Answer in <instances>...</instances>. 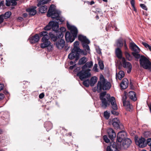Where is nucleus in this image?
Segmentation results:
<instances>
[{"mask_svg":"<svg viewBox=\"0 0 151 151\" xmlns=\"http://www.w3.org/2000/svg\"><path fill=\"white\" fill-rule=\"evenodd\" d=\"M93 65V63L92 61L88 62L82 67V70L77 74L81 81L91 76V74L90 72L91 70L89 68H91Z\"/></svg>","mask_w":151,"mask_h":151,"instance_id":"obj_2","label":"nucleus"},{"mask_svg":"<svg viewBox=\"0 0 151 151\" xmlns=\"http://www.w3.org/2000/svg\"><path fill=\"white\" fill-rule=\"evenodd\" d=\"M79 51L76 50L75 49H73L72 50L71 52L68 55V58L71 60L73 59L74 58H76L77 60L78 58V52Z\"/></svg>","mask_w":151,"mask_h":151,"instance_id":"obj_14","label":"nucleus"},{"mask_svg":"<svg viewBox=\"0 0 151 151\" xmlns=\"http://www.w3.org/2000/svg\"><path fill=\"white\" fill-rule=\"evenodd\" d=\"M135 141L136 144L140 147H144L146 145L145 139L143 138L142 137L138 139H136Z\"/></svg>","mask_w":151,"mask_h":151,"instance_id":"obj_13","label":"nucleus"},{"mask_svg":"<svg viewBox=\"0 0 151 151\" xmlns=\"http://www.w3.org/2000/svg\"><path fill=\"white\" fill-rule=\"evenodd\" d=\"M60 30L62 32L59 34L60 37H59L60 38H62L63 37V35L62 32H64L65 31L66 29L64 27H61L60 28Z\"/></svg>","mask_w":151,"mask_h":151,"instance_id":"obj_36","label":"nucleus"},{"mask_svg":"<svg viewBox=\"0 0 151 151\" xmlns=\"http://www.w3.org/2000/svg\"><path fill=\"white\" fill-rule=\"evenodd\" d=\"M104 116L106 119H108L109 117V114L107 111H105L104 113Z\"/></svg>","mask_w":151,"mask_h":151,"instance_id":"obj_39","label":"nucleus"},{"mask_svg":"<svg viewBox=\"0 0 151 151\" xmlns=\"http://www.w3.org/2000/svg\"><path fill=\"white\" fill-rule=\"evenodd\" d=\"M39 1V3L37 4L38 6H40L43 5L47 4L48 2L51 0H38Z\"/></svg>","mask_w":151,"mask_h":151,"instance_id":"obj_28","label":"nucleus"},{"mask_svg":"<svg viewBox=\"0 0 151 151\" xmlns=\"http://www.w3.org/2000/svg\"><path fill=\"white\" fill-rule=\"evenodd\" d=\"M67 25L72 35H71L69 32H67L65 35V39L67 42H72L74 40L75 38L77 37L78 30L76 27L70 25L68 23H67Z\"/></svg>","mask_w":151,"mask_h":151,"instance_id":"obj_3","label":"nucleus"},{"mask_svg":"<svg viewBox=\"0 0 151 151\" xmlns=\"http://www.w3.org/2000/svg\"><path fill=\"white\" fill-rule=\"evenodd\" d=\"M142 43L147 48H148V47L149 45L147 43L144 42H142Z\"/></svg>","mask_w":151,"mask_h":151,"instance_id":"obj_50","label":"nucleus"},{"mask_svg":"<svg viewBox=\"0 0 151 151\" xmlns=\"http://www.w3.org/2000/svg\"><path fill=\"white\" fill-rule=\"evenodd\" d=\"M116 45L118 46L121 47L123 46V44L121 41L118 40L116 42Z\"/></svg>","mask_w":151,"mask_h":151,"instance_id":"obj_41","label":"nucleus"},{"mask_svg":"<svg viewBox=\"0 0 151 151\" xmlns=\"http://www.w3.org/2000/svg\"><path fill=\"white\" fill-rule=\"evenodd\" d=\"M87 60L86 58L84 57L81 58L79 60L78 62V64L79 65H83L85 63Z\"/></svg>","mask_w":151,"mask_h":151,"instance_id":"obj_30","label":"nucleus"},{"mask_svg":"<svg viewBox=\"0 0 151 151\" xmlns=\"http://www.w3.org/2000/svg\"><path fill=\"white\" fill-rule=\"evenodd\" d=\"M18 19L22 20V18L21 17H19L18 18Z\"/></svg>","mask_w":151,"mask_h":151,"instance_id":"obj_64","label":"nucleus"},{"mask_svg":"<svg viewBox=\"0 0 151 151\" xmlns=\"http://www.w3.org/2000/svg\"><path fill=\"white\" fill-rule=\"evenodd\" d=\"M4 87V86L3 84H0V91L3 89Z\"/></svg>","mask_w":151,"mask_h":151,"instance_id":"obj_54","label":"nucleus"},{"mask_svg":"<svg viewBox=\"0 0 151 151\" xmlns=\"http://www.w3.org/2000/svg\"><path fill=\"white\" fill-rule=\"evenodd\" d=\"M97 80V78L96 76H93L92 77L91 79L90 82V85L91 86H92L96 83Z\"/></svg>","mask_w":151,"mask_h":151,"instance_id":"obj_29","label":"nucleus"},{"mask_svg":"<svg viewBox=\"0 0 151 151\" xmlns=\"http://www.w3.org/2000/svg\"><path fill=\"white\" fill-rule=\"evenodd\" d=\"M107 151H119L117 149L116 143L113 142H111L110 145L107 147Z\"/></svg>","mask_w":151,"mask_h":151,"instance_id":"obj_15","label":"nucleus"},{"mask_svg":"<svg viewBox=\"0 0 151 151\" xmlns=\"http://www.w3.org/2000/svg\"><path fill=\"white\" fill-rule=\"evenodd\" d=\"M123 105L125 106L127 111H130L132 110V106L131 105L129 102L128 101L124 102Z\"/></svg>","mask_w":151,"mask_h":151,"instance_id":"obj_24","label":"nucleus"},{"mask_svg":"<svg viewBox=\"0 0 151 151\" xmlns=\"http://www.w3.org/2000/svg\"><path fill=\"white\" fill-rule=\"evenodd\" d=\"M40 37L38 34H36L35 35L30 37L29 38L30 42L31 44L36 43L38 41Z\"/></svg>","mask_w":151,"mask_h":151,"instance_id":"obj_17","label":"nucleus"},{"mask_svg":"<svg viewBox=\"0 0 151 151\" xmlns=\"http://www.w3.org/2000/svg\"><path fill=\"white\" fill-rule=\"evenodd\" d=\"M103 138L105 142L108 143L110 142V140L108 139L106 136H104L103 137Z\"/></svg>","mask_w":151,"mask_h":151,"instance_id":"obj_42","label":"nucleus"},{"mask_svg":"<svg viewBox=\"0 0 151 151\" xmlns=\"http://www.w3.org/2000/svg\"><path fill=\"white\" fill-rule=\"evenodd\" d=\"M111 86L110 83L105 79L102 75H101L100 77V80L98 83L96 90L99 92L101 90H108L110 88Z\"/></svg>","mask_w":151,"mask_h":151,"instance_id":"obj_4","label":"nucleus"},{"mask_svg":"<svg viewBox=\"0 0 151 151\" xmlns=\"http://www.w3.org/2000/svg\"><path fill=\"white\" fill-rule=\"evenodd\" d=\"M99 65L101 69H103L104 68V65L102 61H100L99 62Z\"/></svg>","mask_w":151,"mask_h":151,"instance_id":"obj_40","label":"nucleus"},{"mask_svg":"<svg viewBox=\"0 0 151 151\" xmlns=\"http://www.w3.org/2000/svg\"><path fill=\"white\" fill-rule=\"evenodd\" d=\"M44 96V94L43 93H42L40 94L39 96V97L41 99L43 98Z\"/></svg>","mask_w":151,"mask_h":151,"instance_id":"obj_52","label":"nucleus"},{"mask_svg":"<svg viewBox=\"0 0 151 151\" xmlns=\"http://www.w3.org/2000/svg\"><path fill=\"white\" fill-rule=\"evenodd\" d=\"M140 6L142 8L144 9L145 10H147V8L145 4H140Z\"/></svg>","mask_w":151,"mask_h":151,"instance_id":"obj_49","label":"nucleus"},{"mask_svg":"<svg viewBox=\"0 0 151 151\" xmlns=\"http://www.w3.org/2000/svg\"><path fill=\"white\" fill-rule=\"evenodd\" d=\"M94 3V2L93 1H92L90 2V4L91 5H92Z\"/></svg>","mask_w":151,"mask_h":151,"instance_id":"obj_62","label":"nucleus"},{"mask_svg":"<svg viewBox=\"0 0 151 151\" xmlns=\"http://www.w3.org/2000/svg\"><path fill=\"white\" fill-rule=\"evenodd\" d=\"M60 12L55 9V6L52 5L50 6L47 12V16L51 17L52 18L55 19H56L59 20L61 22H63L64 19H60Z\"/></svg>","mask_w":151,"mask_h":151,"instance_id":"obj_5","label":"nucleus"},{"mask_svg":"<svg viewBox=\"0 0 151 151\" xmlns=\"http://www.w3.org/2000/svg\"><path fill=\"white\" fill-rule=\"evenodd\" d=\"M49 34L51 38L53 41H55L57 40V37L55 36V35L52 34L51 32L49 33Z\"/></svg>","mask_w":151,"mask_h":151,"instance_id":"obj_35","label":"nucleus"},{"mask_svg":"<svg viewBox=\"0 0 151 151\" xmlns=\"http://www.w3.org/2000/svg\"><path fill=\"white\" fill-rule=\"evenodd\" d=\"M129 48L132 50L134 51V52H140V49L133 42L130 43Z\"/></svg>","mask_w":151,"mask_h":151,"instance_id":"obj_16","label":"nucleus"},{"mask_svg":"<svg viewBox=\"0 0 151 151\" xmlns=\"http://www.w3.org/2000/svg\"><path fill=\"white\" fill-rule=\"evenodd\" d=\"M129 81L127 78L124 79L122 81L120 84L121 88L123 89H125L128 86Z\"/></svg>","mask_w":151,"mask_h":151,"instance_id":"obj_21","label":"nucleus"},{"mask_svg":"<svg viewBox=\"0 0 151 151\" xmlns=\"http://www.w3.org/2000/svg\"><path fill=\"white\" fill-rule=\"evenodd\" d=\"M4 97V95L3 94L0 93V100L3 99Z\"/></svg>","mask_w":151,"mask_h":151,"instance_id":"obj_56","label":"nucleus"},{"mask_svg":"<svg viewBox=\"0 0 151 151\" xmlns=\"http://www.w3.org/2000/svg\"><path fill=\"white\" fill-rule=\"evenodd\" d=\"M47 6L45 5L42 6L40 8V12L42 13H45L47 12Z\"/></svg>","mask_w":151,"mask_h":151,"instance_id":"obj_31","label":"nucleus"},{"mask_svg":"<svg viewBox=\"0 0 151 151\" xmlns=\"http://www.w3.org/2000/svg\"><path fill=\"white\" fill-rule=\"evenodd\" d=\"M3 15H0V24L3 21L4 18H3Z\"/></svg>","mask_w":151,"mask_h":151,"instance_id":"obj_51","label":"nucleus"},{"mask_svg":"<svg viewBox=\"0 0 151 151\" xmlns=\"http://www.w3.org/2000/svg\"><path fill=\"white\" fill-rule=\"evenodd\" d=\"M128 96L130 99L133 101H135L137 100L136 94L133 91H131L129 93Z\"/></svg>","mask_w":151,"mask_h":151,"instance_id":"obj_23","label":"nucleus"},{"mask_svg":"<svg viewBox=\"0 0 151 151\" xmlns=\"http://www.w3.org/2000/svg\"><path fill=\"white\" fill-rule=\"evenodd\" d=\"M121 63L123 67L127 70V73H129L130 72L132 68V65L130 63L127 62L124 58H122Z\"/></svg>","mask_w":151,"mask_h":151,"instance_id":"obj_10","label":"nucleus"},{"mask_svg":"<svg viewBox=\"0 0 151 151\" xmlns=\"http://www.w3.org/2000/svg\"><path fill=\"white\" fill-rule=\"evenodd\" d=\"M48 47V50L49 51H50L52 50L53 49V47L52 45H51L50 44L48 46H47Z\"/></svg>","mask_w":151,"mask_h":151,"instance_id":"obj_44","label":"nucleus"},{"mask_svg":"<svg viewBox=\"0 0 151 151\" xmlns=\"http://www.w3.org/2000/svg\"><path fill=\"white\" fill-rule=\"evenodd\" d=\"M100 98L101 101L102 106L103 108H106L107 105L109 104L110 102L113 109L114 110L117 109V106L115 98L112 97L110 98V94H106V92H104L100 93Z\"/></svg>","mask_w":151,"mask_h":151,"instance_id":"obj_1","label":"nucleus"},{"mask_svg":"<svg viewBox=\"0 0 151 151\" xmlns=\"http://www.w3.org/2000/svg\"><path fill=\"white\" fill-rule=\"evenodd\" d=\"M124 48L126 51L128 50V48L127 47V45L126 44V41H124Z\"/></svg>","mask_w":151,"mask_h":151,"instance_id":"obj_53","label":"nucleus"},{"mask_svg":"<svg viewBox=\"0 0 151 151\" xmlns=\"http://www.w3.org/2000/svg\"><path fill=\"white\" fill-rule=\"evenodd\" d=\"M83 84L86 87H88L90 84V81L89 80H87L83 82Z\"/></svg>","mask_w":151,"mask_h":151,"instance_id":"obj_37","label":"nucleus"},{"mask_svg":"<svg viewBox=\"0 0 151 151\" xmlns=\"http://www.w3.org/2000/svg\"><path fill=\"white\" fill-rule=\"evenodd\" d=\"M112 125L116 129H118L119 128L120 122L119 119L116 118H114L112 120Z\"/></svg>","mask_w":151,"mask_h":151,"instance_id":"obj_19","label":"nucleus"},{"mask_svg":"<svg viewBox=\"0 0 151 151\" xmlns=\"http://www.w3.org/2000/svg\"><path fill=\"white\" fill-rule=\"evenodd\" d=\"M131 143L132 141L130 139L126 138L122 142L121 145L117 146V147L119 148L126 149L129 146Z\"/></svg>","mask_w":151,"mask_h":151,"instance_id":"obj_12","label":"nucleus"},{"mask_svg":"<svg viewBox=\"0 0 151 151\" xmlns=\"http://www.w3.org/2000/svg\"><path fill=\"white\" fill-rule=\"evenodd\" d=\"M107 132L109 138L111 140L115 138L116 134L114 130L111 128H109L107 130Z\"/></svg>","mask_w":151,"mask_h":151,"instance_id":"obj_18","label":"nucleus"},{"mask_svg":"<svg viewBox=\"0 0 151 151\" xmlns=\"http://www.w3.org/2000/svg\"><path fill=\"white\" fill-rule=\"evenodd\" d=\"M40 36L41 37L42 36L45 37V36H48L47 35V32L46 31H43L41 32L40 33Z\"/></svg>","mask_w":151,"mask_h":151,"instance_id":"obj_38","label":"nucleus"},{"mask_svg":"<svg viewBox=\"0 0 151 151\" xmlns=\"http://www.w3.org/2000/svg\"><path fill=\"white\" fill-rule=\"evenodd\" d=\"M80 69V67L77 68L75 70V72L77 70H79Z\"/></svg>","mask_w":151,"mask_h":151,"instance_id":"obj_60","label":"nucleus"},{"mask_svg":"<svg viewBox=\"0 0 151 151\" xmlns=\"http://www.w3.org/2000/svg\"><path fill=\"white\" fill-rule=\"evenodd\" d=\"M124 72L122 71H120L118 74H116V78L119 80H121L124 77Z\"/></svg>","mask_w":151,"mask_h":151,"instance_id":"obj_27","label":"nucleus"},{"mask_svg":"<svg viewBox=\"0 0 151 151\" xmlns=\"http://www.w3.org/2000/svg\"><path fill=\"white\" fill-rule=\"evenodd\" d=\"M147 49H148L149 50L151 51V46L149 45L148 47V48Z\"/></svg>","mask_w":151,"mask_h":151,"instance_id":"obj_59","label":"nucleus"},{"mask_svg":"<svg viewBox=\"0 0 151 151\" xmlns=\"http://www.w3.org/2000/svg\"><path fill=\"white\" fill-rule=\"evenodd\" d=\"M23 16L24 17H26L27 16V14L26 13H24L23 14Z\"/></svg>","mask_w":151,"mask_h":151,"instance_id":"obj_61","label":"nucleus"},{"mask_svg":"<svg viewBox=\"0 0 151 151\" xmlns=\"http://www.w3.org/2000/svg\"><path fill=\"white\" fill-rule=\"evenodd\" d=\"M4 1H1L0 2V8L2 6H3L4 5Z\"/></svg>","mask_w":151,"mask_h":151,"instance_id":"obj_57","label":"nucleus"},{"mask_svg":"<svg viewBox=\"0 0 151 151\" xmlns=\"http://www.w3.org/2000/svg\"><path fill=\"white\" fill-rule=\"evenodd\" d=\"M96 52L99 54H101V50L99 47H96Z\"/></svg>","mask_w":151,"mask_h":151,"instance_id":"obj_45","label":"nucleus"},{"mask_svg":"<svg viewBox=\"0 0 151 151\" xmlns=\"http://www.w3.org/2000/svg\"><path fill=\"white\" fill-rule=\"evenodd\" d=\"M138 53L139 52H132V54L136 59H138L139 58L140 59L141 56Z\"/></svg>","mask_w":151,"mask_h":151,"instance_id":"obj_34","label":"nucleus"},{"mask_svg":"<svg viewBox=\"0 0 151 151\" xmlns=\"http://www.w3.org/2000/svg\"><path fill=\"white\" fill-rule=\"evenodd\" d=\"M49 36H45L42 37L41 39L42 43L40 44V47L42 48H45L50 44V42L49 40Z\"/></svg>","mask_w":151,"mask_h":151,"instance_id":"obj_11","label":"nucleus"},{"mask_svg":"<svg viewBox=\"0 0 151 151\" xmlns=\"http://www.w3.org/2000/svg\"><path fill=\"white\" fill-rule=\"evenodd\" d=\"M79 45V42L78 41H76L74 43V48L76 50L79 51L80 52H81V53L83 54V52H85V51H84L81 50L80 49L79 47H78V45Z\"/></svg>","mask_w":151,"mask_h":151,"instance_id":"obj_26","label":"nucleus"},{"mask_svg":"<svg viewBox=\"0 0 151 151\" xmlns=\"http://www.w3.org/2000/svg\"><path fill=\"white\" fill-rule=\"evenodd\" d=\"M51 28L54 31H58L59 28L58 22L52 21H50L48 24L44 28V29L45 30H48Z\"/></svg>","mask_w":151,"mask_h":151,"instance_id":"obj_8","label":"nucleus"},{"mask_svg":"<svg viewBox=\"0 0 151 151\" xmlns=\"http://www.w3.org/2000/svg\"><path fill=\"white\" fill-rule=\"evenodd\" d=\"M125 55L126 58L129 60L130 61L132 59V57L130 54L127 51L125 52Z\"/></svg>","mask_w":151,"mask_h":151,"instance_id":"obj_32","label":"nucleus"},{"mask_svg":"<svg viewBox=\"0 0 151 151\" xmlns=\"http://www.w3.org/2000/svg\"><path fill=\"white\" fill-rule=\"evenodd\" d=\"M111 113L112 114L114 115H117L118 114V113L117 112L114 111H111Z\"/></svg>","mask_w":151,"mask_h":151,"instance_id":"obj_55","label":"nucleus"},{"mask_svg":"<svg viewBox=\"0 0 151 151\" xmlns=\"http://www.w3.org/2000/svg\"><path fill=\"white\" fill-rule=\"evenodd\" d=\"M140 67L146 69L150 70L151 69V62L146 57L141 55L139 60Z\"/></svg>","mask_w":151,"mask_h":151,"instance_id":"obj_7","label":"nucleus"},{"mask_svg":"<svg viewBox=\"0 0 151 151\" xmlns=\"http://www.w3.org/2000/svg\"><path fill=\"white\" fill-rule=\"evenodd\" d=\"M127 99V96L126 94H124V95L122 96V101H123V103L124 104V102H126L127 101H126V100Z\"/></svg>","mask_w":151,"mask_h":151,"instance_id":"obj_43","label":"nucleus"},{"mask_svg":"<svg viewBox=\"0 0 151 151\" xmlns=\"http://www.w3.org/2000/svg\"><path fill=\"white\" fill-rule=\"evenodd\" d=\"M73 62L72 61H71L70 62V64L71 65L73 64Z\"/></svg>","mask_w":151,"mask_h":151,"instance_id":"obj_63","label":"nucleus"},{"mask_svg":"<svg viewBox=\"0 0 151 151\" xmlns=\"http://www.w3.org/2000/svg\"><path fill=\"white\" fill-rule=\"evenodd\" d=\"M131 4L132 7L134 8V10L136 11V9L134 7V0H131Z\"/></svg>","mask_w":151,"mask_h":151,"instance_id":"obj_47","label":"nucleus"},{"mask_svg":"<svg viewBox=\"0 0 151 151\" xmlns=\"http://www.w3.org/2000/svg\"><path fill=\"white\" fill-rule=\"evenodd\" d=\"M116 55L117 57L121 61H122V58L123 57H122V52L121 50L119 48H117L115 51Z\"/></svg>","mask_w":151,"mask_h":151,"instance_id":"obj_25","label":"nucleus"},{"mask_svg":"<svg viewBox=\"0 0 151 151\" xmlns=\"http://www.w3.org/2000/svg\"><path fill=\"white\" fill-rule=\"evenodd\" d=\"M147 144L150 146L151 145V138L148 139H147Z\"/></svg>","mask_w":151,"mask_h":151,"instance_id":"obj_48","label":"nucleus"},{"mask_svg":"<svg viewBox=\"0 0 151 151\" xmlns=\"http://www.w3.org/2000/svg\"><path fill=\"white\" fill-rule=\"evenodd\" d=\"M65 42L64 40L61 39L57 41L55 44L56 47L59 49H62L65 46Z\"/></svg>","mask_w":151,"mask_h":151,"instance_id":"obj_20","label":"nucleus"},{"mask_svg":"<svg viewBox=\"0 0 151 151\" xmlns=\"http://www.w3.org/2000/svg\"><path fill=\"white\" fill-rule=\"evenodd\" d=\"M126 136V133L124 131L119 132L117 136L116 142L117 146L121 145L122 142L125 139Z\"/></svg>","mask_w":151,"mask_h":151,"instance_id":"obj_9","label":"nucleus"},{"mask_svg":"<svg viewBox=\"0 0 151 151\" xmlns=\"http://www.w3.org/2000/svg\"><path fill=\"white\" fill-rule=\"evenodd\" d=\"M97 64H95L93 68V70L96 72H97L98 71V69L97 68Z\"/></svg>","mask_w":151,"mask_h":151,"instance_id":"obj_46","label":"nucleus"},{"mask_svg":"<svg viewBox=\"0 0 151 151\" xmlns=\"http://www.w3.org/2000/svg\"><path fill=\"white\" fill-rule=\"evenodd\" d=\"M78 39L80 41L82 42L84 50H85V52L83 53V54L86 55L88 53H89L90 48L87 44L90 43V41L86 37L81 35H79L78 36Z\"/></svg>","mask_w":151,"mask_h":151,"instance_id":"obj_6","label":"nucleus"},{"mask_svg":"<svg viewBox=\"0 0 151 151\" xmlns=\"http://www.w3.org/2000/svg\"><path fill=\"white\" fill-rule=\"evenodd\" d=\"M11 13L10 12H6L3 15V18L4 19H7L9 18L11 16Z\"/></svg>","mask_w":151,"mask_h":151,"instance_id":"obj_33","label":"nucleus"},{"mask_svg":"<svg viewBox=\"0 0 151 151\" xmlns=\"http://www.w3.org/2000/svg\"><path fill=\"white\" fill-rule=\"evenodd\" d=\"M36 8V7L29 8L27 9V11L29 13L30 15L33 16L35 15L36 13V11L35 10Z\"/></svg>","mask_w":151,"mask_h":151,"instance_id":"obj_22","label":"nucleus"},{"mask_svg":"<svg viewBox=\"0 0 151 151\" xmlns=\"http://www.w3.org/2000/svg\"><path fill=\"white\" fill-rule=\"evenodd\" d=\"M74 67H75V65L70 66V69L71 70H72L74 68Z\"/></svg>","mask_w":151,"mask_h":151,"instance_id":"obj_58","label":"nucleus"}]
</instances>
